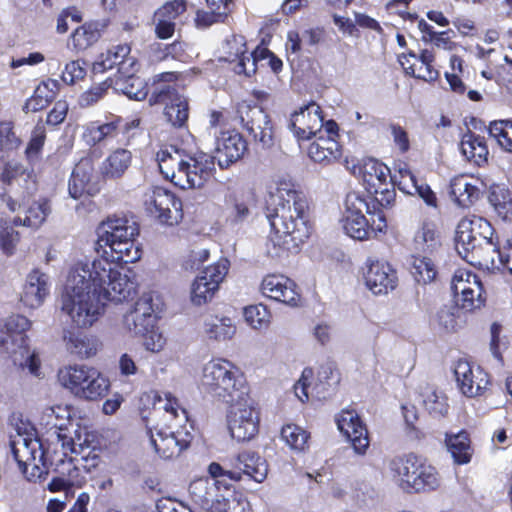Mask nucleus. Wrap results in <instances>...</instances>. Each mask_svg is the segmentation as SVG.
Listing matches in <instances>:
<instances>
[{
	"mask_svg": "<svg viewBox=\"0 0 512 512\" xmlns=\"http://www.w3.org/2000/svg\"><path fill=\"white\" fill-rule=\"evenodd\" d=\"M472 277H478L471 271L465 269H458L455 271L452 282L451 289L453 291L454 296L456 297V301L458 298H462L465 293L471 288Z\"/></svg>",
	"mask_w": 512,
	"mask_h": 512,
	"instance_id": "59",
	"label": "nucleus"
},
{
	"mask_svg": "<svg viewBox=\"0 0 512 512\" xmlns=\"http://www.w3.org/2000/svg\"><path fill=\"white\" fill-rule=\"evenodd\" d=\"M423 405L427 412L434 418H440L447 414V398L441 392L428 390L423 395Z\"/></svg>",
	"mask_w": 512,
	"mask_h": 512,
	"instance_id": "54",
	"label": "nucleus"
},
{
	"mask_svg": "<svg viewBox=\"0 0 512 512\" xmlns=\"http://www.w3.org/2000/svg\"><path fill=\"white\" fill-rule=\"evenodd\" d=\"M471 288L462 298H458L457 303L462 309L472 311L479 309L484 305L483 287L478 277H472Z\"/></svg>",
	"mask_w": 512,
	"mask_h": 512,
	"instance_id": "53",
	"label": "nucleus"
},
{
	"mask_svg": "<svg viewBox=\"0 0 512 512\" xmlns=\"http://www.w3.org/2000/svg\"><path fill=\"white\" fill-rule=\"evenodd\" d=\"M454 375L459 390L467 397L481 395L489 384L487 373L466 360H459L456 363Z\"/></svg>",
	"mask_w": 512,
	"mask_h": 512,
	"instance_id": "22",
	"label": "nucleus"
},
{
	"mask_svg": "<svg viewBox=\"0 0 512 512\" xmlns=\"http://www.w3.org/2000/svg\"><path fill=\"white\" fill-rule=\"evenodd\" d=\"M153 420L158 422L148 427L150 443L155 452L164 459L177 457L186 449L192 439L188 415L177 399L166 394L158 396L151 412Z\"/></svg>",
	"mask_w": 512,
	"mask_h": 512,
	"instance_id": "3",
	"label": "nucleus"
},
{
	"mask_svg": "<svg viewBox=\"0 0 512 512\" xmlns=\"http://www.w3.org/2000/svg\"><path fill=\"white\" fill-rule=\"evenodd\" d=\"M446 446L457 464H467L471 460L472 448L466 431L446 434Z\"/></svg>",
	"mask_w": 512,
	"mask_h": 512,
	"instance_id": "46",
	"label": "nucleus"
},
{
	"mask_svg": "<svg viewBox=\"0 0 512 512\" xmlns=\"http://www.w3.org/2000/svg\"><path fill=\"white\" fill-rule=\"evenodd\" d=\"M59 384L76 397L98 401L105 397L110 389L109 379L93 367L86 365H68L57 373Z\"/></svg>",
	"mask_w": 512,
	"mask_h": 512,
	"instance_id": "7",
	"label": "nucleus"
},
{
	"mask_svg": "<svg viewBox=\"0 0 512 512\" xmlns=\"http://www.w3.org/2000/svg\"><path fill=\"white\" fill-rule=\"evenodd\" d=\"M49 294L48 276L39 270L32 271L26 279L21 301L30 308L41 306Z\"/></svg>",
	"mask_w": 512,
	"mask_h": 512,
	"instance_id": "27",
	"label": "nucleus"
},
{
	"mask_svg": "<svg viewBox=\"0 0 512 512\" xmlns=\"http://www.w3.org/2000/svg\"><path fill=\"white\" fill-rule=\"evenodd\" d=\"M412 274L418 283L427 284L432 282L437 271L431 258L422 254L413 257Z\"/></svg>",
	"mask_w": 512,
	"mask_h": 512,
	"instance_id": "51",
	"label": "nucleus"
},
{
	"mask_svg": "<svg viewBox=\"0 0 512 512\" xmlns=\"http://www.w3.org/2000/svg\"><path fill=\"white\" fill-rule=\"evenodd\" d=\"M143 203L146 211L158 218L161 223L177 222L181 202L169 191L155 187L144 194Z\"/></svg>",
	"mask_w": 512,
	"mask_h": 512,
	"instance_id": "15",
	"label": "nucleus"
},
{
	"mask_svg": "<svg viewBox=\"0 0 512 512\" xmlns=\"http://www.w3.org/2000/svg\"><path fill=\"white\" fill-rule=\"evenodd\" d=\"M158 298L153 293L143 294L135 306L126 312L122 318V328L132 336L139 337L156 324Z\"/></svg>",
	"mask_w": 512,
	"mask_h": 512,
	"instance_id": "13",
	"label": "nucleus"
},
{
	"mask_svg": "<svg viewBox=\"0 0 512 512\" xmlns=\"http://www.w3.org/2000/svg\"><path fill=\"white\" fill-rule=\"evenodd\" d=\"M227 485L222 480L199 478L191 482L189 493L192 501L208 512L214 511L216 498H221L223 486Z\"/></svg>",
	"mask_w": 512,
	"mask_h": 512,
	"instance_id": "25",
	"label": "nucleus"
},
{
	"mask_svg": "<svg viewBox=\"0 0 512 512\" xmlns=\"http://www.w3.org/2000/svg\"><path fill=\"white\" fill-rule=\"evenodd\" d=\"M132 153L123 148L112 151L101 163L100 173L106 179L121 178L131 165Z\"/></svg>",
	"mask_w": 512,
	"mask_h": 512,
	"instance_id": "35",
	"label": "nucleus"
},
{
	"mask_svg": "<svg viewBox=\"0 0 512 512\" xmlns=\"http://www.w3.org/2000/svg\"><path fill=\"white\" fill-rule=\"evenodd\" d=\"M310 434L302 427L288 424L282 427L281 439L293 451L303 452L308 447Z\"/></svg>",
	"mask_w": 512,
	"mask_h": 512,
	"instance_id": "49",
	"label": "nucleus"
},
{
	"mask_svg": "<svg viewBox=\"0 0 512 512\" xmlns=\"http://www.w3.org/2000/svg\"><path fill=\"white\" fill-rule=\"evenodd\" d=\"M298 140H310L322 133L323 116L322 110L318 104L311 102L290 116L288 124Z\"/></svg>",
	"mask_w": 512,
	"mask_h": 512,
	"instance_id": "17",
	"label": "nucleus"
},
{
	"mask_svg": "<svg viewBox=\"0 0 512 512\" xmlns=\"http://www.w3.org/2000/svg\"><path fill=\"white\" fill-rule=\"evenodd\" d=\"M137 223L126 217H108L97 227V244L110 248L115 261L133 263L140 259L141 250L136 243Z\"/></svg>",
	"mask_w": 512,
	"mask_h": 512,
	"instance_id": "6",
	"label": "nucleus"
},
{
	"mask_svg": "<svg viewBox=\"0 0 512 512\" xmlns=\"http://www.w3.org/2000/svg\"><path fill=\"white\" fill-rule=\"evenodd\" d=\"M130 51L131 49L127 44L114 46L101 55L100 60L94 64V69L103 72L117 66L119 74L134 72L135 59L129 56Z\"/></svg>",
	"mask_w": 512,
	"mask_h": 512,
	"instance_id": "26",
	"label": "nucleus"
},
{
	"mask_svg": "<svg viewBox=\"0 0 512 512\" xmlns=\"http://www.w3.org/2000/svg\"><path fill=\"white\" fill-rule=\"evenodd\" d=\"M229 208L228 220L233 224L245 221L254 206V195L251 191H231L225 198Z\"/></svg>",
	"mask_w": 512,
	"mask_h": 512,
	"instance_id": "34",
	"label": "nucleus"
},
{
	"mask_svg": "<svg viewBox=\"0 0 512 512\" xmlns=\"http://www.w3.org/2000/svg\"><path fill=\"white\" fill-rule=\"evenodd\" d=\"M489 134L505 151L512 153V121H494L489 126Z\"/></svg>",
	"mask_w": 512,
	"mask_h": 512,
	"instance_id": "55",
	"label": "nucleus"
},
{
	"mask_svg": "<svg viewBox=\"0 0 512 512\" xmlns=\"http://www.w3.org/2000/svg\"><path fill=\"white\" fill-rule=\"evenodd\" d=\"M260 292L269 299L292 307L298 306L301 300L295 282L281 274L266 275L260 284Z\"/></svg>",
	"mask_w": 512,
	"mask_h": 512,
	"instance_id": "21",
	"label": "nucleus"
},
{
	"mask_svg": "<svg viewBox=\"0 0 512 512\" xmlns=\"http://www.w3.org/2000/svg\"><path fill=\"white\" fill-rule=\"evenodd\" d=\"M11 357L14 363H18L23 369L27 368L33 376H41V361L35 352L30 353L28 347L26 353H18L16 356Z\"/></svg>",
	"mask_w": 512,
	"mask_h": 512,
	"instance_id": "63",
	"label": "nucleus"
},
{
	"mask_svg": "<svg viewBox=\"0 0 512 512\" xmlns=\"http://www.w3.org/2000/svg\"><path fill=\"white\" fill-rule=\"evenodd\" d=\"M230 267V262L226 258H220L216 263L204 269L200 277H205L210 285L219 289L220 284L225 279Z\"/></svg>",
	"mask_w": 512,
	"mask_h": 512,
	"instance_id": "58",
	"label": "nucleus"
},
{
	"mask_svg": "<svg viewBox=\"0 0 512 512\" xmlns=\"http://www.w3.org/2000/svg\"><path fill=\"white\" fill-rule=\"evenodd\" d=\"M234 468L241 472V476L246 475L257 483L263 482L268 473L266 460L250 451L242 452L237 456Z\"/></svg>",
	"mask_w": 512,
	"mask_h": 512,
	"instance_id": "31",
	"label": "nucleus"
},
{
	"mask_svg": "<svg viewBox=\"0 0 512 512\" xmlns=\"http://www.w3.org/2000/svg\"><path fill=\"white\" fill-rule=\"evenodd\" d=\"M339 431L351 442L358 455H364L369 448V437L366 426L353 410H342L336 416Z\"/></svg>",
	"mask_w": 512,
	"mask_h": 512,
	"instance_id": "20",
	"label": "nucleus"
},
{
	"mask_svg": "<svg viewBox=\"0 0 512 512\" xmlns=\"http://www.w3.org/2000/svg\"><path fill=\"white\" fill-rule=\"evenodd\" d=\"M93 176L92 162L89 158H84L75 166L69 180L68 191L72 198L79 199L84 193L88 192V185Z\"/></svg>",
	"mask_w": 512,
	"mask_h": 512,
	"instance_id": "40",
	"label": "nucleus"
},
{
	"mask_svg": "<svg viewBox=\"0 0 512 512\" xmlns=\"http://www.w3.org/2000/svg\"><path fill=\"white\" fill-rule=\"evenodd\" d=\"M357 172L361 175L367 191L374 194L375 202L381 206H388L394 201V184L390 169L385 164L376 159L367 158L359 167H353L352 173Z\"/></svg>",
	"mask_w": 512,
	"mask_h": 512,
	"instance_id": "9",
	"label": "nucleus"
},
{
	"mask_svg": "<svg viewBox=\"0 0 512 512\" xmlns=\"http://www.w3.org/2000/svg\"><path fill=\"white\" fill-rule=\"evenodd\" d=\"M474 180L468 175H458L450 182L451 196L461 207H469L480 197V189Z\"/></svg>",
	"mask_w": 512,
	"mask_h": 512,
	"instance_id": "32",
	"label": "nucleus"
},
{
	"mask_svg": "<svg viewBox=\"0 0 512 512\" xmlns=\"http://www.w3.org/2000/svg\"><path fill=\"white\" fill-rule=\"evenodd\" d=\"M135 290L134 283L107 258L78 261L70 269L61 310L78 327L92 326L104 312V301L122 302Z\"/></svg>",
	"mask_w": 512,
	"mask_h": 512,
	"instance_id": "1",
	"label": "nucleus"
},
{
	"mask_svg": "<svg viewBox=\"0 0 512 512\" xmlns=\"http://www.w3.org/2000/svg\"><path fill=\"white\" fill-rule=\"evenodd\" d=\"M156 160L161 174L181 189L203 187L215 170L213 156L200 154L185 158L174 147L158 151Z\"/></svg>",
	"mask_w": 512,
	"mask_h": 512,
	"instance_id": "4",
	"label": "nucleus"
},
{
	"mask_svg": "<svg viewBox=\"0 0 512 512\" xmlns=\"http://www.w3.org/2000/svg\"><path fill=\"white\" fill-rule=\"evenodd\" d=\"M237 116L242 127L263 148L273 145L274 129L268 114L251 101L243 100L237 106Z\"/></svg>",
	"mask_w": 512,
	"mask_h": 512,
	"instance_id": "11",
	"label": "nucleus"
},
{
	"mask_svg": "<svg viewBox=\"0 0 512 512\" xmlns=\"http://www.w3.org/2000/svg\"><path fill=\"white\" fill-rule=\"evenodd\" d=\"M11 450L19 468L25 472L28 466L39 468L43 463L44 453L38 439L17 434L11 440Z\"/></svg>",
	"mask_w": 512,
	"mask_h": 512,
	"instance_id": "24",
	"label": "nucleus"
},
{
	"mask_svg": "<svg viewBox=\"0 0 512 512\" xmlns=\"http://www.w3.org/2000/svg\"><path fill=\"white\" fill-rule=\"evenodd\" d=\"M202 390L226 404L241 401L248 395V388L239 369L223 358L212 359L202 370Z\"/></svg>",
	"mask_w": 512,
	"mask_h": 512,
	"instance_id": "5",
	"label": "nucleus"
},
{
	"mask_svg": "<svg viewBox=\"0 0 512 512\" xmlns=\"http://www.w3.org/2000/svg\"><path fill=\"white\" fill-rule=\"evenodd\" d=\"M59 86V82L55 79L42 81L36 87L33 96L26 101L24 111L36 112L45 108L58 94Z\"/></svg>",
	"mask_w": 512,
	"mask_h": 512,
	"instance_id": "41",
	"label": "nucleus"
},
{
	"mask_svg": "<svg viewBox=\"0 0 512 512\" xmlns=\"http://www.w3.org/2000/svg\"><path fill=\"white\" fill-rule=\"evenodd\" d=\"M50 213L51 205L49 200L41 198L23 207L15 217L14 224L38 229L46 221Z\"/></svg>",
	"mask_w": 512,
	"mask_h": 512,
	"instance_id": "30",
	"label": "nucleus"
},
{
	"mask_svg": "<svg viewBox=\"0 0 512 512\" xmlns=\"http://www.w3.org/2000/svg\"><path fill=\"white\" fill-rule=\"evenodd\" d=\"M151 104H164V115L172 126L184 127L189 117V104L184 95L170 86L154 91L149 99Z\"/></svg>",
	"mask_w": 512,
	"mask_h": 512,
	"instance_id": "18",
	"label": "nucleus"
},
{
	"mask_svg": "<svg viewBox=\"0 0 512 512\" xmlns=\"http://www.w3.org/2000/svg\"><path fill=\"white\" fill-rule=\"evenodd\" d=\"M314 138L307 148V154L312 161L328 165L340 158L342 150L336 139L324 135Z\"/></svg>",
	"mask_w": 512,
	"mask_h": 512,
	"instance_id": "29",
	"label": "nucleus"
},
{
	"mask_svg": "<svg viewBox=\"0 0 512 512\" xmlns=\"http://www.w3.org/2000/svg\"><path fill=\"white\" fill-rule=\"evenodd\" d=\"M313 377V370L305 368L298 382L294 385L295 395L301 402L309 399V396L317 399L326 398L329 389L339 382L338 373L333 364L322 365L317 374V383L311 387L310 380Z\"/></svg>",
	"mask_w": 512,
	"mask_h": 512,
	"instance_id": "14",
	"label": "nucleus"
},
{
	"mask_svg": "<svg viewBox=\"0 0 512 512\" xmlns=\"http://www.w3.org/2000/svg\"><path fill=\"white\" fill-rule=\"evenodd\" d=\"M392 183L398 186L402 192L415 195L418 191L419 181L407 164L401 163L392 176Z\"/></svg>",
	"mask_w": 512,
	"mask_h": 512,
	"instance_id": "52",
	"label": "nucleus"
},
{
	"mask_svg": "<svg viewBox=\"0 0 512 512\" xmlns=\"http://www.w3.org/2000/svg\"><path fill=\"white\" fill-rule=\"evenodd\" d=\"M129 74H120L114 82V89L129 97L130 99L142 100L146 97L144 83L139 77Z\"/></svg>",
	"mask_w": 512,
	"mask_h": 512,
	"instance_id": "48",
	"label": "nucleus"
},
{
	"mask_svg": "<svg viewBox=\"0 0 512 512\" xmlns=\"http://www.w3.org/2000/svg\"><path fill=\"white\" fill-rule=\"evenodd\" d=\"M31 322L22 315H12L5 319L0 329V347L10 356L27 352L26 331Z\"/></svg>",
	"mask_w": 512,
	"mask_h": 512,
	"instance_id": "16",
	"label": "nucleus"
},
{
	"mask_svg": "<svg viewBox=\"0 0 512 512\" xmlns=\"http://www.w3.org/2000/svg\"><path fill=\"white\" fill-rule=\"evenodd\" d=\"M493 228L484 218L471 215L463 217L457 225L455 246L458 254L468 263H479L484 248L496 249L492 242Z\"/></svg>",
	"mask_w": 512,
	"mask_h": 512,
	"instance_id": "8",
	"label": "nucleus"
},
{
	"mask_svg": "<svg viewBox=\"0 0 512 512\" xmlns=\"http://www.w3.org/2000/svg\"><path fill=\"white\" fill-rule=\"evenodd\" d=\"M222 49L223 55L221 59L230 64H234L233 68L242 62V60H245L248 64V57H252V53H247L246 42L241 35H233L226 39Z\"/></svg>",
	"mask_w": 512,
	"mask_h": 512,
	"instance_id": "47",
	"label": "nucleus"
},
{
	"mask_svg": "<svg viewBox=\"0 0 512 512\" xmlns=\"http://www.w3.org/2000/svg\"><path fill=\"white\" fill-rule=\"evenodd\" d=\"M366 287L375 295L387 294L397 286V273L386 261L368 259L364 272Z\"/></svg>",
	"mask_w": 512,
	"mask_h": 512,
	"instance_id": "19",
	"label": "nucleus"
},
{
	"mask_svg": "<svg viewBox=\"0 0 512 512\" xmlns=\"http://www.w3.org/2000/svg\"><path fill=\"white\" fill-rule=\"evenodd\" d=\"M227 427L230 436L237 442L252 440L259 432L260 415L249 395L241 401L230 403Z\"/></svg>",
	"mask_w": 512,
	"mask_h": 512,
	"instance_id": "10",
	"label": "nucleus"
},
{
	"mask_svg": "<svg viewBox=\"0 0 512 512\" xmlns=\"http://www.w3.org/2000/svg\"><path fill=\"white\" fill-rule=\"evenodd\" d=\"M19 242V233L6 222H0V247L6 255H12Z\"/></svg>",
	"mask_w": 512,
	"mask_h": 512,
	"instance_id": "61",
	"label": "nucleus"
},
{
	"mask_svg": "<svg viewBox=\"0 0 512 512\" xmlns=\"http://www.w3.org/2000/svg\"><path fill=\"white\" fill-rule=\"evenodd\" d=\"M364 213L371 214L367 198L358 192L348 193L341 220L342 228L348 236L360 241L369 239V220Z\"/></svg>",
	"mask_w": 512,
	"mask_h": 512,
	"instance_id": "12",
	"label": "nucleus"
},
{
	"mask_svg": "<svg viewBox=\"0 0 512 512\" xmlns=\"http://www.w3.org/2000/svg\"><path fill=\"white\" fill-rule=\"evenodd\" d=\"M63 341L66 350L80 359L95 356L101 346L97 338L70 330L64 331Z\"/></svg>",
	"mask_w": 512,
	"mask_h": 512,
	"instance_id": "28",
	"label": "nucleus"
},
{
	"mask_svg": "<svg viewBox=\"0 0 512 512\" xmlns=\"http://www.w3.org/2000/svg\"><path fill=\"white\" fill-rule=\"evenodd\" d=\"M270 317V312L262 304L250 305L244 309V318L254 329L267 328L270 323Z\"/></svg>",
	"mask_w": 512,
	"mask_h": 512,
	"instance_id": "57",
	"label": "nucleus"
},
{
	"mask_svg": "<svg viewBox=\"0 0 512 512\" xmlns=\"http://www.w3.org/2000/svg\"><path fill=\"white\" fill-rule=\"evenodd\" d=\"M435 60V54L433 49H425L421 52L417 64H412L405 67V62L400 60L401 65L404 67L406 72L413 77L423 79L425 81H434L438 77V71L434 69L433 62Z\"/></svg>",
	"mask_w": 512,
	"mask_h": 512,
	"instance_id": "45",
	"label": "nucleus"
},
{
	"mask_svg": "<svg viewBox=\"0 0 512 512\" xmlns=\"http://www.w3.org/2000/svg\"><path fill=\"white\" fill-rule=\"evenodd\" d=\"M203 333L209 340L227 341L235 335L236 327L228 317L208 315L203 321Z\"/></svg>",
	"mask_w": 512,
	"mask_h": 512,
	"instance_id": "39",
	"label": "nucleus"
},
{
	"mask_svg": "<svg viewBox=\"0 0 512 512\" xmlns=\"http://www.w3.org/2000/svg\"><path fill=\"white\" fill-rule=\"evenodd\" d=\"M415 493L435 490L440 485V478L436 469L422 460L418 476L412 481Z\"/></svg>",
	"mask_w": 512,
	"mask_h": 512,
	"instance_id": "50",
	"label": "nucleus"
},
{
	"mask_svg": "<svg viewBox=\"0 0 512 512\" xmlns=\"http://www.w3.org/2000/svg\"><path fill=\"white\" fill-rule=\"evenodd\" d=\"M462 155L471 163L482 166L488 159V148L483 137L468 132L463 135L460 142Z\"/></svg>",
	"mask_w": 512,
	"mask_h": 512,
	"instance_id": "37",
	"label": "nucleus"
},
{
	"mask_svg": "<svg viewBox=\"0 0 512 512\" xmlns=\"http://www.w3.org/2000/svg\"><path fill=\"white\" fill-rule=\"evenodd\" d=\"M107 24L104 21L85 23L78 27L72 34V42L78 50H85L96 43Z\"/></svg>",
	"mask_w": 512,
	"mask_h": 512,
	"instance_id": "44",
	"label": "nucleus"
},
{
	"mask_svg": "<svg viewBox=\"0 0 512 512\" xmlns=\"http://www.w3.org/2000/svg\"><path fill=\"white\" fill-rule=\"evenodd\" d=\"M120 123L119 117H113L107 122H90L84 127L83 140L90 146L111 140L118 135Z\"/></svg>",
	"mask_w": 512,
	"mask_h": 512,
	"instance_id": "33",
	"label": "nucleus"
},
{
	"mask_svg": "<svg viewBox=\"0 0 512 512\" xmlns=\"http://www.w3.org/2000/svg\"><path fill=\"white\" fill-rule=\"evenodd\" d=\"M440 247L439 234L436 225L430 221H424L415 232L412 249L419 255L432 254Z\"/></svg>",
	"mask_w": 512,
	"mask_h": 512,
	"instance_id": "36",
	"label": "nucleus"
},
{
	"mask_svg": "<svg viewBox=\"0 0 512 512\" xmlns=\"http://www.w3.org/2000/svg\"><path fill=\"white\" fill-rule=\"evenodd\" d=\"M247 151V142L236 130L221 131L216 137V154L221 168H228Z\"/></svg>",
	"mask_w": 512,
	"mask_h": 512,
	"instance_id": "23",
	"label": "nucleus"
},
{
	"mask_svg": "<svg viewBox=\"0 0 512 512\" xmlns=\"http://www.w3.org/2000/svg\"><path fill=\"white\" fill-rule=\"evenodd\" d=\"M139 337H142L143 347L152 353H159L166 345V338L163 336L159 328L156 327V324Z\"/></svg>",
	"mask_w": 512,
	"mask_h": 512,
	"instance_id": "60",
	"label": "nucleus"
},
{
	"mask_svg": "<svg viewBox=\"0 0 512 512\" xmlns=\"http://www.w3.org/2000/svg\"><path fill=\"white\" fill-rule=\"evenodd\" d=\"M264 59H268V64L274 72H278L282 69L283 64L279 58L275 57L267 48L257 47L252 52V57H248V66L245 60H242L233 70L236 74H244L250 77L255 74L257 70V62Z\"/></svg>",
	"mask_w": 512,
	"mask_h": 512,
	"instance_id": "42",
	"label": "nucleus"
},
{
	"mask_svg": "<svg viewBox=\"0 0 512 512\" xmlns=\"http://www.w3.org/2000/svg\"><path fill=\"white\" fill-rule=\"evenodd\" d=\"M418 458L414 453L395 456L388 462V472L392 480L402 490L409 477L413 476L415 467H418Z\"/></svg>",
	"mask_w": 512,
	"mask_h": 512,
	"instance_id": "38",
	"label": "nucleus"
},
{
	"mask_svg": "<svg viewBox=\"0 0 512 512\" xmlns=\"http://www.w3.org/2000/svg\"><path fill=\"white\" fill-rule=\"evenodd\" d=\"M432 36L433 38L429 39L430 44H432L434 48H437L439 50L453 52L460 47L458 43L453 41L455 33L452 30L442 31Z\"/></svg>",
	"mask_w": 512,
	"mask_h": 512,
	"instance_id": "64",
	"label": "nucleus"
},
{
	"mask_svg": "<svg viewBox=\"0 0 512 512\" xmlns=\"http://www.w3.org/2000/svg\"><path fill=\"white\" fill-rule=\"evenodd\" d=\"M308 203L304 196L289 184H281L270 195L267 219L272 233L270 241L279 248L274 256L282 257L284 252L297 253L309 238L311 226L308 220Z\"/></svg>",
	"mask_w": 512,
	"mask_h": 512,
	"instance_id": "2",
	"label": "nucleus"
},
{
	"mask_svg": "<svg viewBox=\"0 0 512 512\" xmlns=\"http://www.w3.org/2000/svg\"><path fill=\"white\" fill-rule=\"evenodd\" d=\"M218 291L216 287L210 285L205 277H197L191 286V302L196 306H201L211 301L215 293Z\"/></svg>",
	"mask_w": 512,
	"mask_h": 512,
	"instance_id": "56",
	"label": "nucleus"
},
{
	"mask_svg": "<svg viewBox=\"0 0 512 512\" xmlns=\"http://www.w3.org/2000/svg\"><path fill=\"white\" fill-rule=\"evenodd\" d=\"M213 512H251L250 504L242 493L235 491L230 485L223 486L221 498H216Z\"/></svg>",
	"mask_w": 512,
	"mask_h": 512,
	"instance_id": "43",
	"label": "nucleus"
},
{
	"mask_svg": "<svg viewBox=\"0 0 512 512\" xmlns=\"http://www.w3.org/2000/svg\"><path fill=\"white\" fill-rule=\"evenodd\" d=\"M186 10L184 0H173L165 3L154 14V18L175 22V20Z\"/></svg>",
	"mask_w": 512,
	"mask_h": 512,
	"instance_id": "62",
	"label": "nucleus"
}]
</instances>
